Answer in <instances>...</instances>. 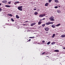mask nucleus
Wrapping results in <instances>:
<instances>
[{"mask_svg": "<svg viewBox=\"0 0 65 65\" xmlns=\"http://www.w3.org/2000/svg\"><path fill=\"white\" fill-rule=\"evenodd\" d=\"M23 7V6H20L18 7V8L19 10H20V11H22V8Z\"/></svg>", "mask_w": 65, "mask_h": 65, "instance_id": "nucleus-1", "label": "nucleus"}, {"mask_svg": "<svg viewBox=\"0 0 65 65\" xmlns=\"http://www.w3.org/2000/svg\"><path fill=\"white\" fill-rule=\"evenodd\" d=\"M54 17L52 16L50 19L51 20V21H55V20H54Z\"/></svg>", "mask_w": 65, "mask_h": 65, "instance_id": "nucleus-2", "label": "nucleus"}, {"mask_svg": "<svg viewBox=\"0 0 65 65\" xmlns=\"http://www.w3.org/2000/svg\"><path fill=\"white\" fill-rule=\"evenodd\" d=\"M36 24V23H33L31 24L30 25V26H34V25H35Z\"/></svg>", "mask_w": 65, "mask_h": 65, "instance_id": "nucleus-3", "label": "nucleus"}, {"mask_svg": "<svg viewBox=\"0 0 65 65\" xmlns=\"http://www.w3.org/2000/svg\"><path fill=\"white\" fill-rule=\"evenodd\" d=\"M51 24V22H48V23H46V25H50V24Z\"/></svg>", "mask_w": 65, "mask_h": 65, "instance_id": "nucleus-4", "label": "nucleus"}, {"mask_svg": "<svg viewBox=\"0 0 65 65\" xmlns=\"http://www.w3.org/2000/svg\"><path fill=\"white\" fill-rule=\"evenodd\" d=\"M51 26L53 28H55L56 27V25H52Z\"/></svg>", "mask_w": 65, "mask_h": 65, "instance_id": "nucleus-5", "label": "nucleus"}, {"mask_svg": "<svg viewBox=\"0 0 65 65\" xmlns=\"http://www.w3.org/2000/svg\"><path fill=\"white\" fill-rule=\"evenodd\" d=\"M5 6L6 7H10V6L9 5H6Z\"/></svg>", "mask_w": 65, "mask_h": 65, "instance_id": "nucleus-6", "label": "nucleus"}, {"mask_svg": "<svg viewBox=\"0 0 65 65\" xmlns=\"http://www.w3.org/2000/svg\"><path fill=\"white\" fill-rule=\"evenodd\" d=\"M45 14H44L41 15V17H44V16H45Z\"/></svg>", "mask_w": 65, "mask_h": 65, "instance_id": "nucleus-7", "label": "nucleus"}, {"mask_svg": "<svg viewBox=\"0 0 65 65\" xmlns=\"http://www.w3.org/2000/svg\"><path fill=\"white\" fill-rule=\"evenodd\" d=\"M48 5V3H46L45 4V6H47V5Z\"/></svg>", "mask_w": 65, "mask_h": 65, "instance_id": "nucleus-8", "label": "nucleus"}, {"mask_svg": "<svg viewBox=\"0 0 65 65\" xmlns=\"http://www.w3.org/2000/svg\"><path fill=\"white\" fill-rule=\"evenodd\" d=\"M2 2L3 3H7V1L6 0L3 1Z\"/></svg>", "mask_w": 65, "mask_h": 65, "instance_id": "nucleus-9", "label": "nucleus"}, {"mask_svg": "<svg viewBox=\"0 0 65 65\" xmlns=\"http://www.w3.org/2000/svg\"><path fill=\"white\" fill-rule=\"evenodd\" d=\"M54 52H59V51L58 50H55L54 51Z\"/></svg>", "mask_w": 65, "mask_h": 65, "instance_id": "nucleus-10", "label": "nucleus"}, {"mask_svg": "<svg viewBox=\"0 0 65 65\" xmlns=\"http://www.w3.org/2000/svg\"><path fill=\"white\" fill-rule=\"evenodd\" d=\"M55 34H53V36L52 37V38H54V37L55 36Z\"/></svg>", "mask_w": 65, "mask_h": 65, "instance_id": "nucleus-11", "label": "nucleus"}, {"mask_svg": "<svg viewBox=\"0 0 65 65\" xmlns=\"http://www.w3.org/2000/svg\"><path fill=\"white\" fill-rule=\"evenodd\" d=\"M54 1L55 2H56V3H59V1H58L57 0H55Z\"/></svg>", "mask_w": 65, "mask_h": 65, "instance_id": "nucleus-12", "label": "nucleus"}, {"mask_svg": "<svg viewBox=\"0 0 65 65\" xmlns=\"http://www.w3.org/2000/svg\"><path fill=\"white\" fill-rule=\"evenodd\" d=\"M16 17L17 19H19L20 17L19 16H18V15H16Z\"/></svg>", "mask_w": 65, "mask_h": 65, "instance_id": "nucleus-13", "label": "nucleus"}, {"mask_svg": "<svg viewBox=\"0 0 65 65\" xmlns=\"http://www.w3.org/2000/svg\"><path fill=\"white\" fill-rule=\"evenodd\" d=\"M57 12L58 13H60L61 12V11L60 10H58L57 11Z\"/></svg>", "mask_w": 65, "mask_h": 65, "instance_id": "nucleus-14", "label": "nucleus"}, {"mask_svg": "<svg viewBox=\"0 0 65 65\" xmlns=\"http://www.w3.org/2000/svg\"><path fill=\"white\" fill-rule=\"evenodd\" d=\"M8 15L9 16H10V17H12V14H8Z\"/></svg>", "mask_w": 65, "mask_h": 65, "instance_id": "nucleus-15", "label": "nucleus"}, {"mask_svg": "<svg viewBox=\"0 0 65 65\" xmlns=\"http://www.w3.org/2000/svg\"><path fill=\"white\" fill-rule=\"evenodd\" d=\"M34 14L35 15H36L38 14V12H35L34 13Z\"/></svg>", "mask_w": 65, "mask_h": 65, "instance_id": "nucleus-16", "label": "nucleus"}, {"mask_svg": "<svg viewBox=\"0 0 65 65\" xmlns=\"http://www.w3.org/2000/svg\"><path fill=\"white\" fill-rule=\"evenodd\" d=\"M61 37H65V35H62Z\"/></svg>", "mask_w": 65, "mask_h": 65, "instance_id": "nucleus-17", "label": "nucleus"}, {"mask_svg": "<svg viewBox=\"0 0 65 65\" xmlns=\"http://www.w3.org/2000/svg\"><path fill=\"white\" fill-rule=\"evenodd\" d=\"M55 44V42H52V43L51 44H52V45H53V44Z\"/></svg>", "mask_w": 65, "mask_h": 65, "instance_id": "nucleus-18", "label": "nucleus"}, {"mask_svg": "<svg viewBox=\"0 0 65 65\" xmlns=\"http://www.w3.org/2000/svg\"><path fill=\"white\" fill-rule=\"evenodd\" d=\"M50 43H51V42L50 41L48 42L47 44V45H49V44H50Z\"/></svg>", "mask_w": 65, "mask_h": 65, "instance_id": "nucleus-19", "label": "nucleus"}, {"mask_svg": "<svg viewBox=\"0 0 65 65\" xmlns=\"http://www.w3.org/2000/svg\"><path fill=\"white\" fill-rule=\"evenodd\" d=\"M11 20L12 21V22H14V20L13 19H11Z\"/></svg>", "mask_w": 65, "mask_h": 65, "instance_id": "nucleus-20", "label": "nucleus"}, {"mask_svg": "<svg viewBox=\"0 0 65 65\" xmlns=\"http://www.w3.org/2000/svg\"><path fill=\"white\" fill-rule=\"evenodd\" d=\"M38 24V25H40V24H41V22H39Z\"/></svg>", "mask_w": 65, "mask_h": 65, "instance_id": "nucleus-21", "label": "nucleus"}, {"mask_svg": "<svg viewBox=\"0 0 65 65\" xmlns=\"http://www.w3.org/2000/svg\"><path fill=\"white\" fill-rule=\"evenodd\" d=\"M45 30L47 31H48V29H47V28H45Z\"/></svg>", "mask_w": 65, "mask_h": 65, "instance_id": "nucleus-22", "label": "nucleus"}, {"mask_svg": "<svg viewBox=\"0 0 65 65\" xmlns=\"http://www.w3.org/2000/svg\"><path fill=\"white\" fill-rule=\"evenodd\" d=\"M52 0H49V3H51V1H52Z\"/></svg>", "mask_w": 65, "mask_h": 65, "instance_id": "nucleus-23", "label": "nucleus"}, {"mask_svg": "<svg viewBox=\"0 0 65 65\" xmlns=\"http://www.w3.org/2000/svg\"><path fill=\"white\" fill-rule=\"evenodd\" d=\"M42 27H44L45 26V24L42 25Z\"/></svg>", "mask_w": 65, "mask_h": 65, "instance_id": "nucleus-24", "label": "nucleus"}, {"mask_svg": "<svg viewBox=\"0 0 65 65\" xmlns=\"http://www.w3.org/2000/svg\"><path fill=\"white\" fill-rule=\"evenodd\" d=\"M31 39H29L28 41H27V42H28V41H30L31 40Z\"/></svg>", "mask_w": 65, "mask_h": 65, "instance_id": "nucleus-25", "label": "nucleus"}, {"mask_svg": "<svg viewBox=\"0 0 65 65\" xmlns=\"http://www.w3.org/2000/svg\"><path fill=\"white\" fill-rule=\"evenodd\" d=\"M8 4H10L11 3V1H10L9 2H8Z\"/></svg>", "mask_w": 65, "mask_h": 65, "instance_id": "nucleus-26", "label": "nucleus"}, {"mask_svg": "<svg viewBox=\"0 0 65 65\" xmlns=\"http://www.w3.org/2000/svg\"><path fill=\"white\" fill-rule=\"evenodd\" d=\"M54 7L55 8H58V7L57 6H55V7Z\"/></svg>", "mask_w": 65, "mask_h": 65, "instance_id": "nucleus-27", "label": "nucleus"}, {"mask_svg": "<svg viewBox=\"0 0 65 65\" xmlns=\"http://www.w3.org/2000/svg\"><path fill=\"white\" fill-rule=\"evenodd\" d=\"M42 42L43 43H44V42H45V41L44 40H43L42 41Z\"/></svg>", "mask_w": 65, "mask_h": 65, "instance_id": "nucleus-28", "label": "nucleus"}, {"mask_svg": "<svg viewBox=\"0 0 65 65\" xmlns=\"http://www.w3.org/2000/svg\"><path fill=\"white\" fill-rule=\"evenodd\" d=\"M44 54H45V52H43V53H42V55H43Z\"/></svg>", "mask_w": 65, "mask_h": 65, "instance_id": "nucleus-29", "label": "nucleus"}, {"mask_svg": "<svg viewBox=\"0 0 65 65\" xmlns=\"http://www.w3.org/2000/svg\"><path fill=\"white\" fill-rule=\"evenodd\" d=\"M17 4V2H15V3H14V4L15 5H16Z\"/></svg>", "mask_w": 65, "mask_h": 65, "instance_id": "nucleus-30", "label": "nucleus"}, {"mask_svg": "<svg viewBox=\"0 0 65 65\" xmlns=\"http://www.w3.org/2000/svg\"><path fill=\"white\" fill-rule=\"evenodd\" d=\"M2 11V9L1 8H0V11Z\"/></svg>", "mask_w": 65, "mask_h": 65, "instance_id": "nucleus-31", "label": "nucleus"}, {"mask_svg": "<svg viewBox=\"0 0 65 65\" xmlns=\"http://www.w3.org/2000/svg\"><path fill=\"white\" fill-rule=\"evenodd\" d=\"M45 20V19L44 18L43 19H41V21H42V20Z\"/></svg>", "mask_w": 65, "mask_h": 65, "instance_id": "nucleus-32", "label": "nucleus"}, {"mask_svg": "<svg viewBox=\"0 0 65 65\" xmlns=\"http://www.w3.org/2000/svg\"><path fill=\"white\" fill-rule=\"evenodd\" d=\"M56 27H58V26H59V25L58 24V25H56Z\"/></svg>", "mask_w": 65, "mask_h": 65, "instance_id": "nucleus-33", "label": "nucleus"}, {"mask_svg": "<svg viewBox=\"0 0 65 65\" xmlns=\"http://www.w3.org/2000/svg\"><path fill=\"white\" fill-rule=\"evenodd\" d=\"M56 27H58V26H59V25L58 24V25H56Z\"/></svg>", "mask_w": 65, "mask_h": 65, "instance_id": "nucleus-34", "label": "nucleus"}, {"mask_svg": "<svg viewBox=\"0 0 65 65\" xmlns=\"http://www.w3.org/2000/svg\"><path fill=\"white\" fill-rule=\"evenodd\" d=\"M16 3H19V2H16Z\"/></svg>", "mask_w": 65, "mask_h": 65, "instance_id": "nucleus-35", "label": "nucleus"}, {"mask_svg": "<svg viewBox=\"0 0 65 65\" xmlns=\"http://www.w3.org/2000/svg\"><path fill=\"white\" fill-rule=\"evenodd\" d=\"M27 22H28V21H25V23H27Z\"/></svg>", "mask_w": 65, "mask_h": 65, "instance_id": "nucleus-36", "label": "nucleus"}, {"mask_svg": "<svg viewBox=\"0 0 65 65\" xmlns=\"http://www.w3.org/2000/svg\"><path fill=\"white\" fill-rule=\"evenodd\" d=\"M35 38L34 37H32V38Z\"/></svg>", "mask_w": 65, "mask_h": 65, "instance_id": "nucleus-37", "label": "nucleus"}, {"mask_svg": "<svg viewBox=\"0 0 65 65\" xmlns=\"http://www.w3.org/2000/svg\"><path fill=\"white\" fill-rule=\"evenodd\" d=\"M34 10H36V8L34 9Z\"/></svg>", "mask_w": 65, "mask_h": 65, "instance_id": "nucleus-38", "label": "nucleus"}, {"mask_svg": "<svg viewBox=\"0 0 65 65\" xmlns=\"http://www.w3.org/2000/svg\"><path fill=\"white\" fill-rule=\"evenodd\" d=\"M29 38H32V37H29Z\"/></svg>", "mask_w": 65, "mask_h": 65, "instance_id": "nucleus-39", "label": "nucleus"}, {"mask_svg": "<svg viewBox=\"0 0 65 65\" xmlns=\"http://www.w3.org/2000/svg\"><path fill=\"white\" fill-rule=\"evenodd\" d=\"M58 25H59V26H60V25H61V24H58Z\"/></svg>", "mask_w": 65, "mask_h": 65, "instance_id": "nucleus-40", "label": "nucleus"}, {"mask_svg": "<svg viewBox=\"0 0 65 65\" xmlns=\"http://www.w3.org/2000/svg\"><path fill=\"white\" fill-rule=\"evenodd\" d=\"M51 24H53V22H51Z\"/></svg>", "mask_w": 65, "mask_h": 65, "instance_id": "nucleus-41", "label": "nucleus"}, {"mask_svg": "<svg viewBox=\"0 0 65 65\" xmlns=\"http://www.w3.org/2000/svg\"><path fill=\"white\" fill-rule=\"evenodd\" d=\"M40 17H41V15H39Z\"/></svg>", "mask_w": 65, "mask_h": 65, "instance_id": "nucleus-42", "label": "nucleus"}, {"mask_svg": "<svg viewBox=\"0 0 65 65\" xmlns=\"http://www.w3.org/2000/svg\"><path fill=\"white\" fill-rule=\"evenodd\" d=\"M47 28V29L48 30V29H49V28Z\"/></svg>", "mask_w": 65, "mask_h": 65, "instance_id": "nucleus-43", "label": "nucleus"}, {"mask_svg": "<svg viewBox=\"0 0 65 65\" xmlns=\"http://www.w3.org/2000/svg\"><path fill=\"white\" fill-rule=\"evenodd\" d=\"M1 4H1L0 3V6L1 5Z\"/></svg>", "mask_w": 65, "mask_h": 65, "instance_id": "nucleus-44", "label": "nucleus"}, {"mask_svg": "<svg viewBox=\"0 0 65 65\" xmlns=\"http://www.w3.org/2000/svg\"><path fill=\"white\" fill-rule=\"evenodd\" d=\"M63 49H65V47L63 48Z\"/></svg>", "mask_w": 65, "mask_h": 65, "instance_id": "nucleus-45", "label": "nucleus"}, {"mask_svg": "<svg viewBox=\"0 0 65 65\" xmlns=\"http://www.w3.org/2000/svg\"><path fill=\"white\" fill-rule=\"evenodd\" d=\"M23 25H24H24H25V24H23Z\"/></svg>", "mask_w": 65, "mask_h": 65, "instance_id": "nucleus-46", "label": "nucleus"}]
</instances>
